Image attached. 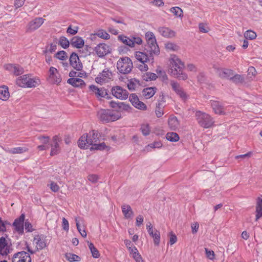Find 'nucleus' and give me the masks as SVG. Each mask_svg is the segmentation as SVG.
<instances>
[{"instance_id": "nucleus-1", "label": "nucleus", "mask_w": 262, "mask_h": 262, "mask_svg": "<svg viewBox=\"0 0 262 262\" xmlns=\"http://www.w3.org/2000/svg\"><path fill=\"white\" fill-rule=\"evenodd\" d=\"M170 72L174 77L180 79L185 80L187 79V75L183 72L184 68V63L176 56L171 57L170 60Z\"/></svg>"}, {"instance_id": "nucleus-2", "label": "nucleus", "mask_w": 262, "mask_h": 262, "mask_svg": "<svg viewBox=\"0 0 262 262\" xmlns=\"http://www.w3.org/2000/svg\"><path fill=\"white\" fill-rule=\"evenodd\" d=\"M98 132L93 130L88 134H83L78 141V145L81 149H88L91 145L94 146L99 140Z\"/></svg>"}, {"instance_id": "nucleus-3", "label": "nucleus", "mask_w": 262, "mask_h": 262, "mask_svg": "<svg viewBox=\"0 0 262 262\" xmlns=\"http://www.w3.org/2000/svg\"><path fill=\"white\" fill-rule=\"evenodd\" d=\"M97 116L103 123L115 121L121 118L120 114L112 110H101L98 112Z\"/></svg>"}, {"instance_id": "nucleus-4", "label": "nucleus", "mask_w": 262, "mask_h": 262, "mask_svg": "<svg viewBox=\"0 0 262 262\" xmlns=\"http://www.w3.org/2000/svg\"><path fill=\"white\" fill-rule=\"evenodd\" d=\"M195 117L199 124L204 128H210L214 123V119L206 113L200 111H196Z\"/></svg>"}, {"instance_id": "nucleus-5", "label": "nucleus", "mask_w": 262, "mask_h": 262, "mask_svg": "<svg viewBox=\"0 0 262 262\" xmlns=\"http://www.w3.org/2000/svg\"><path fill=\"white\" fill-rule=\"evenodd\" d=\"M117 68L120 73L128 74L133 68V62L129 57H122L117 61Z\"/></svg>"}, {"instance_id": "nucleus-6", "label": "nucleus", "mask_w": 262, "mask_h": 262, "mask_svg": "<svg viewBox=\"0 0 262 262\" xmlns=\"http://www.w3.org/2000/svg\"><path fill=\"white\" fill-rule=\"evenodd\" d=\"M48 81L51 84H59L61 81V77L57 69L53 67L49 69Z\"/></svg>"}, {"instance_id": "nucleus-7", "label": "nucleus", "mask_w": 262, "mask_h": 262, "mask_svg": "<svg viewBox=\"0 0 262 262\" xmlns=\"http://www.w3.org/2000/svg\"><path fill=\"white\" fill-rule=\"evenodd\" d=\"M169 84L173 91L184 101L187 99L188 96L184 92L180 84L174 80H170Z\"/></svg>"}, {"instance_id": "nucleus-8", "label": "nucleus", "mask_w": 262, "mask_h": 262, "mask_svg": "<svg viewBox=\"0 0 262 262\" xmlns=\"http://www.w3.org/2000/svg\"><path fill=\"white\" fill-rule=\"evenodd\" d=\"M94 51L99 57H103L111 53L112 49L109 45L104 43H101L98 44L95 48Z\"/></svg>"}, {"instance_id": "nucleus-9", "label": "nucleus", "mask_w": 262, "mask_h": 262, "mask_svg": "<svg viewBox=\"0 0 262 262\" xmlns=\"http://www.w3.org/2000/svg\"><path fill=\"white\" fill-rule=\"evenodd\" d=\"M12 262H31L30 254L26 251L18 252L13 255Z\"/></svg>"}, {"instance_id": "nucleus-10", "label": "nucleus", "mask_w": 262, "mask_h": 262, "mask_svg": "<svg viewBox=\"0 0 262 262\" xmlns=\"http://www.w3.org/2000/svg\"><path fill=\"white\" fill-rule=\"evenodd\" d=\"M112 73L108 69H105L103 71L100 73L98 76L96 78V82L98 83L103 84L104 83L108 82L112 79Z\"/></svg>"}, {"instance_id": "nucleus-11", "label": "nucleus", "mask_w": 262, "mask_h": 262, "mask_svg": "<svg viewBox=\"0 0 262 262\" xmlns=\"http://www.w3.org/2000/svg\"><path fill=\"white\" fill-rule=\"evenodd\" d=\"M112 93L114 96L121 100H125L128 96L127 91L120 86L113 87L112 89Z\"/></svg>"}, {"instance_id": "nucleus-12", "label": "nucleus", "mask_w": 262, "mask_h": 262, "mask_svg": "<svg viewBox=\"0 0 262 262\" xmlns=\"http://www.w3.org/2000/svg\"><path fill=\"white\" fill-rule=\"evenodd\" d=\"M61 142V139L58 136L55 135L53 137L52 143L51 145V149L50 155L53 156L58 155L61 150L59 143Z\"/></svg>"}, {"instance_id": "nucleus-13", "label": "nucleus", "mask_w": 262, "mask_h": 262, "mask_svg": "<svg viewBox=\"0 0 262 262\" xmlns=\"http://www.w3.org/2000/svg\"><path fill=\"white\" fill-rule=\"evenodd\" d=\"M69 61L70 66L77 71H80L82 69V64L79 60L77 54L73 52L70 57Z\"/></svg>"}, {"instance_id": "nucleus-14", "label": "nucleus", "mask_w": 262, "mask_h": 262, "mask_svg": "<svg viewBox=\"0 0 262 262\" xmlns=\"http://www.w3.org/2000/svg\"><path fill=\"white\" fill-rule=\"evenodd\" d=\"M25 218V214H21L19 217L14 220L13 223V226L14 227L15 231L20 234H22L24 233Z\"/></svg>"}, {"instance_id": "nucleus-15", "label": "nucleus", "mask_w": 262, "mask_h": 262, "mask_svg": "<svg viewBox=\"0 0 262 262\" xmlns=\"http://www.w3.org/2000/svg\"><path fill=\"white\" fill-rule=\"evenodd\" d=\"M147 46L146 50L147 52H149L151 55H158L160 53V50L157 45L156 38L147 40Z\"/></svg>"}, {"instance_id": "nucleus-16", "label": "nucleus", "mask_w": 262, "mask_h": 262, "mask_svg": "<svg viewBox=\"0 0 262 262\" xmlns=\"http://www.w3.org/2000/svg\"><path fill=\"white\" fill-rule=\"evenodd\" d=\"M5 69L13 73L15 76H18L24 73V70L23 67L18 64H7L4 66Z\"/></svg>"}, {"instance_id": "nucleus-17", "label": "nucleus", "mask_w": 262, "mask_h": 262, "mask_svg": "<svg viewBox=\"0 0 262 262\" xmlns=\"http://www.w3.org/2000/svg\"><path fill=\"white\" fill-rule=\"evenodd\" d=\"M210 105L215 114L218 115H225V108L222 103L216 100H210Z\"/></svg>"}, {"instance_id": "nucleus-18", "label": "nucleus", "mask_w": 262, "mask_h": 262, "mask_svg": "<svg viewBox=\"0 0 262 262\" xmlns=\"http://www.w3.org/2000/svg\"><path fill=\"white\" fill-rule=\"evenodd\" d=\"M44 19L41 17H37L31 21L28 25L27 31H33L38 29L43 23Z\"/></svg>"}, {"instance_id": "nucleus-19", "label": "nucleus", "mask_w": 262, "mask_h": 262, "mask_svg": "<svg viewBox=\"0 0 262 262\" xmlns=\"http://www.w3.org/2000/svg\"><path fill=\"white\" fill-rule=\"evenodd\" d=\"M10 252V246L4 237L0 238V255L6 256Z\"/></svg>"}, {"instance_id": "nucleus-20", "label": "nucleus", "mask_w": 262, "mask_h": 262, "mask_svg": "<svg viewBox=\"0 0 262 262\" xmlns=\"http://www.w3.org/2000/svg\"><path fill=\"white\" fill-rule=\"evenodd\" d=\"M216 69L219 77L222 79L230 80L232 76L233 75V71L231 69L221 68Z\"/></svg>"}, {"instance_id": "nucleus-21", "label": "nucleus", "mask_w": 262, "mask_h": 262, "mask_svg": "<svg viewBox=\"0 0 262 262\" xmlns=\"http://www.w3.org/2000/svg\"><path fill=\"white\" fill-rule=\"evenodd\" d=\"M34 241L35 242L37 249L41 250L45 248L47 245V240L43 235H36L34 237Z\"/></svg>"}, {"instance_id": "nucleus-22", "label": "nucleus", "mask_w": 262, "mask_h": 262, "mask_svg": "<svg viewBox=\"0 0 262 262\" xmlns=\"http://www.w3.org/2000/svg\"><path fill=\"white\" fill-rule=\"evenodd\" d=\"M159 33L164 37L171 38L175 36L176 33L170 28L165 27H160L158 28Z\"/></svg>"}, {"instance_id": "nucleus-23", "label": "nucleus", "mask_w": 262, "mask_h": 262, "mask_svg": "<svg viewBox=\"0 0 262 262\" xmlns=\"http://www.w3.org/2000/svg\"><path fill=\"white\" fill-rule=\"evenodd\" d=\"M110 106L113 108L118 109L119 111H127L129 106L124 102L111 101L109 102Z\"/></svg>"}, {"instance_id": "nucleus-24", "label": "nucleus", "mask_w": 262, "mask_h": 262, "mask_svg": "<svg viewBox=\"0 0 262 262\" xmlns=\"http://www.w3.org/2000/svg\"><path fill=\"white\" fill-rule=\"evenodd\" d=\"M135 57L141 62H147L150 61V59H153L152 55L150 54V56H148L147 54L140 51L135 52Z\"/></svg>"}, {"instance_id": "nucleus-25", "label": "nucleus", "mask_w": 262, "mask_h": 262, "mask_svg": "<svg viewBox=\"0 0 262 262\" xmlns=\"http://www.w3.org/2000/svg\"><path fill=\"white\" fill-rule=\"evenodd\" d=\"M89 88L97 97H104L107 95L106 90L104 88H98L94 85H90Z\"/></svg>"}, {"instance_id": "nucleus-26", "label": "nucleus", "mask_w": 262, "mask_h": 262, "mask_svg": "<svg viewBox=\"0 0 262 262\" xmlns=\"http://www.w3.org/2000/svg\"><path fill=\"white\" fill-rule=\"evenodd\" d=\"M122 213L125 219H132L134 216V212L131 207L128 204H123L121 206Z\"/></svg>"}, {"instance_id": "nucleus-27", "label": "nucleus", "mask_w": 262, "mask_h": 262, "mask_svg": "<svg viewBox=\"0 0 262 262\" xmlns=\"http://www.w3.org/2000/svg\"><path fill=\"white\" fill-rule=\"evenodd\" d=\"M70 43L73 47L80 49L83 47L84 41L81 37L77 36L71 39Z\"/></svg>"}, {"instance_id": "nucleus-28", "label": "nucleus", "mask_w": 262, "mask_h": 262, "mask_svg": "<svg viewBox=\"0 0 262 262\" xmlns=\"http://www.w3.org/2000/svg\"><path fill=\"white\" fill-rule=\"evenodd\" d=\"M168 125L171 130H175L178 128L180 123L175 116H170L168 119Z\"/></svg>"}, {"instance_id": "nucleus-29", "label": "nucleus", "mask_w": 262, "mask_h": 262, "mask_svg": "<svg viewBox=\"0 0 262 262\" xmlns=\"http://www.w3.org/2000/svg\"><path fill=\"white\" fill-rule=\"evenodd\" d=\"M28 150V148L26 147H17L12 148L5 149V151L9 154H23L27 152Z\"/></svg>"}, {"instance_id": "nucleus-30", "label": "nucleus", "mask_w": 262, "mask_h": 262, "mask_svg": "<svg viewBox=\"0 0 262 262\" xmlns=\"http://www.w3.org/2000/svg\"><path fill=\"white\" fill-rule=\"evenodd\" d=\"M0 99L3 101H6L9 98L10 94L7 86H0Z\"/></svg>"}, {"instance_id": "nucleus-31", "label": "nucleus", "mask_w": 262, "mask_h": 262, "mask_svg": "<svg viewBox=\"0 0 262 262\" xmlns=\"http://www.w3.org/2000/svg\"><path fill=\"white\" fill-rule=\"evenodd\" d=\"M156 93V89L155 88L149 87L145 88L142 91V95L146 99L150 98Z\"/></svg>"}, {"instance_id": "nucleus-32", "label": "nucleus", "mask_w": 262, "mask_h": 262, "mask_svg": "<svg viewBox=\"0 0 262 262\" xmlns=\"http://www.w3.org/2000/svg\"><path fill=\"white\" fill-rule=\"evenodd\" d=\"M256 220L262 217V199L258 198L256 206Z\"/></svg>"}, {"instance_id": "nucleus-33", "label": "nucleus", "mask_w": 262, "mask_h": 262, "mask_svg": "<svg viewBox=\"0 0 262 262\" xmlns=\"http://www.w3.org/2000/svg\"><path fill=\"white\" fill-rule=\"evenodd\" d=\"M28 80V75H23L18 77L16 80V83L19 86L27 88L26 85Z\"/></svg>"}, {"instance_id": "nucleus-34", "label": "nucleus", "mask_w": 262, "mask_h": 262, "mask_svg": "<svg viewBox=\"0 0 262 262\" xmlns=\"http://www.w3.org/2000/svg\"><path fill=\"white\" fill-rule=\"evenodd\" d=\"M67 82L75 87L80 86L84 84V81L80 78H71L68 80Z\"/></svg>"}, {"instance_id": "nucleus-35", "label": "nucleus", "mask_w": 262, "mask_h": 262, "mask_svg": "<svg viewBox=\"0 0 262 262\" xmlns=\"http://www.w3.org/2000/svg\"><path fill=\"white\" fill-rule=\"evenodd\" d=\"M148 233L153 238L155 245L156 246H159L160 239L159 231H158L157 230H151V233H150V232Z\"/></svg>"}, {"instance_id": "nucleus-36", "label": "nucleus", "mask_w": 262, "mask_h": 262, "mask_svg": "<svg viewBox=\"0 0 262 262\" xmlns=\"http://www.w3.org/2000/svg\"><path fill=\"white\" fill-rule=\"evenodd\" d=\"M97 36L98 37L105 40H107L110 38V35L106 32V31L102 29L98 30L96 33L91 35V36Z\"/></svg>"}, {"instance_id": "nucleus-37", "label": "nucleus", "mask_w": 262, "mask_h": 262, "mask_svg": "<svg viewBox=\"0 0 262 262\" xmlns=\"http://www.w3.org/2000/svg\"><path fill=\"white\" fill-rule=\"evenodd\" d=\"M166 138L170 142H177L179 141L180 137L176 133L169 132L166 134Z\"/></svg>"}, {"instance_id": "nucleus-38", "label": "nucleus", "mask_w": 262, "mask_h": 262, "mask_svg": "<svg viewBox=\"0 0 262 262\" xmlns=\"http://www.w3.org/2000/svg\"><path fill=\"white\" fill-rule=\"evenodd\" d=\"M230 80L235 84L242 83L244 82L245 78L243 76L239 74H235L232 76Z\"/></svg>"}, {"instance_id": "nucleus-39", "label": "nucleus", "mask_w": 262, "mask_h": 262, "mask_svg": "<svg viewBox=\"0 0 262 262\" xmlns=\"http://www.w3.org/2000/svg\"><path fill=\"white\" fill-rule=\"evenodd\" d=\"M37 79L31 78L30 75H28V80L26 85L27 88H34L38 85Z\"/></svg>"}, {"instance_id": "nucleus-40", "label": "nucleus", "mask_w": 262, "mask_h": 262, "mask_svg": "<svg viewBox=\"0 0 262 262\" xmlns=\"http://www.w3.org/2000/svg\"><path fill=\"white\" fill-rule=\"evenodd\" d=\"M118 39L124 44L127 45L130 47H133V42L131 38L125 36L120 35L118 36Z\"/></svg>"}, {"instance_id": "nucleus-41", "label": "nucleus", "mask_w": 262, "mask_h": 262, "mask_svg": "<svg viewBox=\"0 0 262 262\" xmlns=\"http://www.w3.org/2000/svg\"><path fill=\"white\" fill-rule=\"evenodd\" d=\"M139 85V81L136 79H130L127 83L128 89L130 90H135L138 85Z\"/></svg>"}, {"instance_id": "nucleus-42", "label": "nucleus", "mask_w": 262, "mask_h": 262, "mask_svg": "<svg viewBox=\"0 0 262 262\" xmlns=\"http://www.w3.org/2000/svg\"><path fill=\"white\" fill-rule=\"evenodd\" d=\"M157 76L156 74L150 72H147L142 75L143 80L145 81H150L156 80Z\"/></svg>"}, {"instance_id": "nucleus-43", "label": "nucleus", "mask_w": 262, "mask_h": 262, "mask_svg": "<svg viewBox=\"0 0 262 262\" xmlns=\"http://www.w3.org/2000/svg\"><path fill=\"white\" fill-rule=\"evenodd\" d=\"M58 44L63 48L67 49L69 47L70 41L66 37L61 36L59 39Z\"/></svg>"}, {"instance_id": "nucleus-44", "label": "nucleus", "mask_w": 262, "mask_h": 262, "mask_svg": "<svg viewBox=\"0 0 262 262\" xmlns=\"http://www.w3.org/2000/svg\"><path fill=\"white\" fill-rule=\"evenodd\" d=\"M89 248L92 253V256L94 258H98L100 256V253L94 244L92 243L89 244Z\"/></svg>"}, {"instance_id": "nucleus-45", "label": "nucleus", "mask_w": 262, "mask_h": 262, "mask_svg": "<svg viewBox=\"0 0 262 262\" xmlns=\"http://www.w3.org/2000/svg\"><path fill=\"white\" fill-rule=\"evenodd\" d=\"M244 35L246 39L250 40L255 39L257 36L256 33L251 30L246 31Z\"/></svg>"}, {"instance_id": "nucleus-46", "label": "nucleus", "mask_w": 262, "mask_h": 262, "mask_svg": "<svg viewBox=\"0 0 262 262\" xmlns=\"http://www.w3.org/2000/svg\"><path fill=\"white\" fill-rule=\"evenodd\" d=\"M170 11L177 16L181 17L183 16V10L179 7H174L170 9Z\"/></svg>"}, {"instance_id": "nucleus-47", "label": "nucleus", "mask_w": 262, "mask_h": 262, "mask_svg": "<svg viewBox=\"0 0 262 262\" xmlns=\"http://www.w3.org/2000/svg\"><path fill=\"white\" fill-rule=\"evenodd\" d=\"M55 57L56 58L64 61L67 60L68 58V54L67 52L64 51H60L58 52H57L55 55Z\"/></svg>"}, {"instance_id": "nucleus-48", "label": "nucleus", "mask_w": 262, "mask_h": 262, "mask_svg": "<svg viewBox=\"0 0 262 262\" xmlns=\"http://www.w3.org/2000/svg\"><path fill=\"white\" fill-rule=\"evenodd\" d=\"M67 259L70 262L79 261L80 258L78 255L72 253H67L66 254Z\"/></svg>"}, {"instance_id": "nucleus-49", "label": "nucleus", "mask_w": 262, "mask_h": 262, "mask_svg": "<svg viewBox=\"0 0 262 262\" xmlns=\"http://www.w3.org/2000/svg\"><path fill=\"white\" fill-rule=\"evenodd\" d=\"M140 130L144 136H147L149 135L150 132L149 125L148 124H142Z\"/></svg>"}, {"instance_id": "nucleus-50", "label": "nucleus", "mask_w": 262, "mask_h": 262, "mask_svg": "<svg viewBox=\"0 0 262 262\" xmlns=\"http://www.w3.org/2000/svg\"><path fill=\"white\" fill-rule=\"evenodd\" d=\"M162 146V144L160 142H154L153 143H151L148 144L147 146L145 147V150L147 151H149V148H160Z\"/></svg>"}, {"instance_id": "nucleus-51", "label": "nucleus", "mask_w": 262, "mask_h": 262, "mask_svg": "<svg viewBox=\"0 0 262 262\" xmlns=\"http://www.w3.org/2000/svg\"><path fill=\"white\" fill-rule=\"evenodd\" d=\"M107 147L106 146L105 143L102 142L101 143L97 144V143H96L94 144L93 146H92L91 147V150L93 149H96V150H104V149L106 148Z\"/></svg>"}, {"instance_id": "nucleus-52", "label": "nucleus", "mask_w": 262, "mask_h": 262, "mask_svg": "<svg viewBox=\"0 0 262 262\" xmlns=\"http://www.w3.org/2000/svg\"><path fill=\"white\" fill-rule=\"evenodd\" d=\"M165 48L168 51H177L179 50V47L177 45L172 43L168 42L165 44Z\"/></svg>"}, {"instance_id": "nucleus-53", "label": "nucleus", "mask_w": 262, "mask_h": 262, "mask_svg": "<svg viewBox=\"0 0 262 262\" xmlns=\"http://www.w3.org/2000/svg\"><path fill=\"white\" fill-rule=\"evenodd\" d=\"M132 104L136 108L139 109V110H146L147 109V106H146V104H144L143 102L140 101H137Z\"/></svg>"}, {"instance_id": "nucleus-54", "label": "nucleus", "mask_w": 262, "mask_h": 262, "mask_svg": "<svg viewBox=\"0 0 262 262\" xmlns=\"http://www.w3.org/2000/svg\"><path fill=\"white\" fill-rule=\"evenodd\" d=\"M75 222L76 227L82 237H85L86 236V232L85 230H81V229L80 228L79 222V221L77 220V218L75 219Z\"/></svg>"}, {"instance_id": "nucleus-55", "label": "nucleus", "mask_w": 262, "mask_h": 262, "mask_svg": "<svg viewBox=\"0 0 262 262\" xmlns=\"http://www.w3.org/2000/svg\"><path fill=\"white\" fill-rule=\"evenodd\" d=\"M25 229L27 232H31L34 230L32 225L28 220L25 222Z\"/></svg>"}, {"instance_id": "nucleus-56", "label": "nucleus", "mask_w": 262, "mask_h": 262, "mask_svg": "<svg viewBox=\"0 0 262 262\" xmlns=\"http://www.w3.org/2000/svg\"><path fill=\"white\" fill-rule=\"evenodd\" d=\"M9 225L8 222L3 221L0 217V232H5L6 231V225Z\"/></svg>"}, {"instance_id": "nucleus-57", "label": "nucleus", "mask_w": 262, "mask_h": 262, "mask_svg": "<svg viewBox=\"0 0 262 262\" xmlns=\"http://www.w3.org/2000/svg\"><path fill=\"white\" fill-rule=\"evenodd\" d=\"M38 139L42 144L46 145L49 142L50 137L49 136H40L38 137Z\"/></svg>"}, {"instance_id": "nucleus-58", "label": "nucleus", "mask_w": 262, "mask_h": 262, "mask_svg": "<svg viewBox=\"0 0 262 262\" xmlns=\"http://www.w3.org/2000/svg\"><path fill=\"white\" fill-rule=\"evenodd\" d=\"M57 40L56 39L53 43H51L50 45L49 48V51L51 53L54 52L56 51L57 49Z\"/></svg>"}, {"instance_id": "nucleus-59", "label": "nucleus", "mask_w": 262, "mask_h": 262, "mask_svg": "<svg viewBox=\"0 0 262 262\" xmlns=\"http://www.w3.org/2000/svg\"><path fill=\"white\" fill-rule=\"evenodd\" d=\"M160 104L159 103L158 105H157L155 110L156 115L158 118L162 117V116L163 115V111L162 109L160 107Z\"/></svg>"}, {"instance_id": "nucleus-60", "label": "nucleus", "mask_w": 262, "mask_h": 262, "mask_svg": "<svg viewBox=\"0 0 262 262\" xmlns=\"http://www.w3.org/2000/svg\"><path fill=\"white\" fill-rule=\"evenodd\" d=\"M78 30V28L77 27H75L73 29L71 26H70L67 29V32L71 35H75L77 33Z\"/></svg>"}, {"instance_id": "nucleus-61", "label": "nucleus", "mask_w": 262, "mask_h": 262, "mask_svg": "<svg viewBox=\"0 0 262 262\" xmlns=\"http://www.w3.org/2000/svg\"><path fill=\"white\" fill-rule=\"evenodd\" d=\"M88 179L92 183H96L98 181L99 177L97 175L92 174L88 176Z\"/></svg>"}, {"instance_id": "nucleus-62", "label": "nucleus", "mask_w": 262, "mask_h": 262, "mask_svg": "<svg viewBox=\"0 0 262 262\" xmlns=\"http://www.w3.org/2000/svg\"><path fill=\"white\" fill-rule=\"evenodd\" d=\"M205 252L207 258L211 260H213L214 258V253L213 251L208 250L207 248H205Z\"/></svg>"}, {"instance_id": "nucleus-63", "label": "nucleus", "mask_w": 262, "mask_h": 262, "mask_svg": "<svg viewBox=\"0 0 262 262\" xmlns=\"http://www.w3.org/2000/svg\"><path fill=\"white\" fill-rule=\"evenodd\" d=\"M50 186V189L54 192H57L59 189V186L55 182H52Z\"/></svg>"}, {"instance_id": "nucleus-64", "label": "nucleus", "mask_w": 262, "mask_h": 262, "mask_svg": "<svg viewBox=\"0 0 262 262\" xmlns=\"http://www.w3.org/2000/svg\"><path fill=\"white\" fill-rule=\"evenodd\" d=\"M138 66V69L141 71H147L148 69V66L145 63L146 62H141Z\"/></svg>"}]
</instances>
